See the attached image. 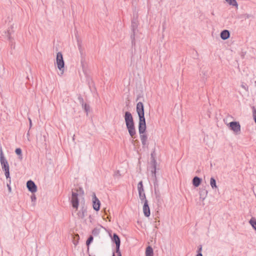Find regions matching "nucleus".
<instances>
[{
  "label": "nucleus",
  "instance_id": "f257e3e1",
  "mask_svg": "<svg viewBox=\"0 0 256 256\" xmlns=\"http://www.w3.org/2000/svg\"><path fill=\"white\" fill-rule=\"evenodd\" d=\"M136 111L139 118L138 129L140 133H142L146 128V122L144 118V106L142 102H139L137 104Z\"/></svg>",
  "mask_w": 256,
  "mask_h": 256
},
{
  "label": "nucleus",
  "instance_id": "f03ea898",
  "mask_svg": "<svg viewBox=\"0 0 256 256\" xmlns=\"http://www.w3.org/2000/svg\"><path fill=\"white\" fill-rule=\"evenodd\" d=\"M79 190H80V186H78L75 188L72 189V198L70 200L72 206L73 208L75 209V210L72 212V214L75 218L78 219L80 218V212L78 210L79 205V200L78 198V192Z\"/></svg>",
  "mask_w": 256,
  "mask_h": 256
},
{
  "label": "nucleus",
  "instance_id": "7ed1b4c3",
  "mask_svg": "<svg viewBox=\"0 0 256 256\" xmlns=\"http://www.w3.org/2000/svg\"><path fill=\"white\" fill-rule=\"evenodd\" d=\"M124 120L128 132L132 138H135L136 132L134 122L132 114L130 112H126L124 115Z\"/></svg>",
  "mask_w": 256,
  "mask_h": 256
},
{
  "label": "nucleus",
  "instance_id": "20e7f679",
  "mask_svg": "<svg viewBox=\"0 0 256 256\" xmlns=\"http://www.w3.org/2000/svg\"><path fill=\"white\" fill-rule=\"evenodd\" d=\"M138 22L136 19H133L132 20L131 30L132 32L130 36V39L132 41V48L135 49L136 42L135 36L138 32Z\"/></svg>",
  "mask_w": 256,
  "mask_h": 256
},
{
  "label": "nucleus",
  "instance_id": "39448f33",
  "mask_svg": "<svg viewBox=\"0 0 256 256\" xmlns=\"http://www.w3.org/2000/svg\"><path fill=\"white\" fill-rule=\"evenodd\" d=\"M56 63L58 68L61 72L60 74H64V62L63 58V56L61 52H58L56 57Z\"/></svg>",
  "mask_w": 256,
  "mask_h": 256
},
{
  "label": "nucleus",
  "instance_id": "423d86ee",
  "mask_svg": "<svg viewBox=\"0 0 256 256\" xmlns=\"http://www.w3.org/2000/svg\"><path fill=\"white\" fill-rule=\"evenodd\" d=\"M81 66H82L83 72L86 78L90 90H92L91 87L93 86V82L90 78L89 72L87 70L86 65L82 61V60H81Z\"/></svg>",
  "mask_w": 256,
  "mask_h": 256
},
{
  "label": "nucleus",
  "instance_id": "0eeeda50",
  "mask_svg": "<svg viewBox=\"0 0 256 256\" xmlns=\"http://www.w3.org/2000/svg\"><path fill=\"white\" fill-rule=\"evenodd\" d=\"M13 26H10V28H8L7 32H5L6 36L8 38V39L9 40L10 44V45L11 48H15V42L13 38L11 36V34L14 32V30H12Z\"/></svg>",
  "mask_w": 256,
  "mask_h": 256
},
{
  "label": "nucleus",
  "instance_id": "6e6552de",
  "mask_svg": "<svg viewBox=\"0 0 256 256\" xmlns=\"http://www.w3.org/2000/svg\"><path fill=\"white\" fill-rule=\"evenodd\" d=\"M72 238V242L74 244V248H72L73 251L76 252H78L79 247L77 246V245L78 244V240H80V236L78 233L75 232L74 230L71 234Z\"/></svg>",
  "mask_w": 256,
  "mask_h": 256
},
{
  "label": "nucleus",
  "instance_id": "1a4fd4ad",
  "mask_svg": "<svg viewBox=\"0 0 256 256\" xmlns=\"http://www.w3.org/2000/svg\"><path fill=\"white\" fill-rule=\"evenodd\" d=\"M2 169L4 172V174L6 178H10V168L8 163L6 159L0 160Z\"/></svg>",
  "mask_w": 256,
  "mask_h": 256
},
{
  "label": "nucleus",
  "instance_id": "9d476101",
  "mask_svg": "<svg viewBox=\"0 0 256 256\" xmlns=\"http://www.w3.org/2000/svg\"><path fill=\"white\" fill-rule=\"evenodd\" d=\"M230 128L236 134L240 133V126L238 122H232L228 124Z\"/></svg>",
  "mask_w": 256,
  "mask_h": 256
},
{
  "label": "nucleus",
  "instance_id": "9b49d317",
  "mask_svg": "<svg viewBox=\"0 0 256 256\" xmlns=\"http://www.w3.org/2000/svg\"><path fill=\"white\" fill-rule=\"evenodd\" d=\"M112 241L116 244V251L119 252L120 250V240L119 236L116 233L113 234L112 237Z\"/></svg>",
  "mask_w": 256,
  "mask_h": 256
},
{
  "label": "nucleus",
  "instance_id": "f8f14e48",
  "mask_svg": "<svg viewBox=\"0 0 256 256\" xmlns=\"http://www.w3.org/2000/svg\"><path fill=\"white\" fill-rule=\"evenodd\" d=\"M154 155H155L154 151L152 152V154H150V156H151V162H150L151 166L150 168V170L151 172H153V173H154V172H156V160L155 159Z\"/></svg>",
  "mask_w": 256,
  "mask_h": 256
},
{
  "label": "nucleus",
  "instance_id": "ddd939ff",
  "mask_svg": "<svg viewBox=\"0 0 256 256\" xmlns=\"http://www.w3.org/2000/svg\"><path fill=\"white\" fill-rule=\"evenodd\" d=\"M26 186L28 190L32 193H34L37 190V186L32 180H29L27 182Z\"/></svg>",
  "mask_w": 256,
  "mask_h": 256
},
{
  "label": "nucleus",
  "instance_id": "4468645a",
  "mask_svg": "<svg viewBox=\"0 0 256 256\" xmlns=\"http://www.w3.org/2000/svg\"><path fill=\"white\" fill-rule=\"evenodd\" d=\"M92 206L94 209L96 211H98L100 210V202L94 194L92 196Z\"/></svg>",
  "mask_w": 256,
  "mask_h": 256
},
{
  "label": "nucleus",
  "instance_id": "2eb2a0df",
  "mask_svg": "<svg viewBox=\"0 0 256 256\" xmlns=\"http://www.w3.org/2000/svg\"><path fill=\"white\" fill-rule=\"evenodd\" d=\"M143 212L144 215L146 217H148L150 216V209L148 204V201L147 200H145L144 201V204L143 206Z\"/></svg>",
  "mask_w": 256,
  "mask_h": 256
},
{
  "label": "nucleus",
  "instance_id": "dca6fc26",
  "mask_svg": "<svg viewBox=\"0 0 256 256\" xmlns=\"http://www.w3.org/2000/svg\"><path fill=\"white\" fill-rule=\"evenodd\" d=\"M200 198L202 201L205 200L208 194V190L206 189L205 187H202L200 188Z\"/></svg>",
  "mask_w": 256,
  "mask_h": 256
},
{
  "label": "nucleus",
  "instance_id": "f3484780",
  "mask_svg": "<svg viewBox=\"0 0 256 256\" xmlns=\"http://www.w3.org/2000/svg\"><path fill=\"white\" fill-rule=\"evenodd\" d=\"M146 128H145L144 130L142 133H140V130L138 129L139 134H140V138L143 146H144L146 144V140L148 139L147 136L144 134V133L146 132Z\"/></svg>",
  "mask_w": 256,
  "mask_h": 256
},
{
  "label": "nucleus",
  "instance_id": "a211bd4d",
  "mask_svg": "<svg viewBox=\"0 0 256 256\" xmlns=\"http://www.w3.org/2000/svg\"><path fill=\"white\" fill-rule=\"evenodd\" d=\"M82 106L84 112L86 113V116H88L89 114H90L92 112V109L90 104L86 103H82Z\"/></svg>",
  "mask_w": 256,
  "mask_h": 256
},
{
  "label": "nucleus",
  "instance_id": "6ab92c4d",
  "mask_svg": "<svg viewBox=\"0 0 256 256\" xmlns=\"http://www.w3.org/2000/svg\"><path fill=\"white\" fill-rule=\"evenodd\" d=\"M220 38L223 40H226L228 39L230 36V33L228 30H224L220 32Z\"/></svg>",
  "mask_w": 256,
  "mask_h": 256
},
{
  "label": "nucleus",
  "instance_id": "aec40b11",
  "mask_svg": "<svg viewBox=\"0 0 256 256\" xmlns=\"http://www.w3.org/2000/svg\"><path fill=\"white\" fill-rule=\"evenodd\" d=\"M202 179L197 176H194L192 180V183L194 187H198L201 184Z\"/></svg>",
  "mask_w": 256,
  "mask_h": 256
},
{
  "label": "nucleus",
  "instance_id": "412c9836",
  "mask_svg": "<svg viewBox=\"0 0 256 256\" xmlns=\"http://www.w3.org/2000/svg\"><path fill=\"white\" fill-rule=\"evenodd\" d=\"M152 177L154 178V191H156V189L158 188V181L156 177V172H154V173L152 172Z\"/></svg>",
  "mask_w": 256,
  "mask_h": 256
},
{
  "label": "nucleus",
  "instance_id": "4be33fe9",
  "mask_svg": "<svg viewBox=\"0 0 256 256\" xmlns=\"http://www.w3.org/2000/svg\"><path fill=\"white\" fill-rule=\"evenodd\" d=\"M154 250L151 246H148L146 250V256H153Z\"/></svg>",
  "mask_w": 256,
  "mask_h": 256
},
{
  "label": "nucleus",
  "instance_id": "5701e85b",
  "mask_svg": "<svg viewBox=\"0 0 256 256\" xmlns=\"http://www.w3.org/2000/svg\"><path fill=\"white\" fill-rule=\"evenodd\" d=\"M210 184L212 189L217 188L216 180L213 177L210 179Z\"/></svg>",
  "mask_w": 256,
  "mask_h": 256
},
{
  "label": "nucleus",
  "instance_id": "b1692460",
  "mask_svg": "<svg viewBox=\"0 0 256 256\" xmlns=\"http://www.w3.org/2000/svg\"><path fill=\"white\" fill-rule=\"evenodd\" d=\"M138 192H144L142 181L138 182Z\"/></svg>",
  "mask_w": 256,
  "mask_h": 256
},
{
  "label": "nucleus",
  "instance_id": "393cba45",
  "mask_svg": "<svg viewBox=\"0 0 256 256\" xmlns=\"http://www.w3.org/2000/svg\"><path fill=\"white\" fill-rule=\"evenodd\" d=\"M93 240H94V238H93V236L92 235H90L88 238V240L86 242V244L88 246V250L89 246L92 242L93 241Z\"/></svg>",
  "mask_w": 256,
  "mask_h": 256
},
{
  "label": "nucleus",
  "instance_id": "a878e982",
  "mask_svg": "<svg viewBox=\"0 0 256 256\" xmlns=\"http://www.w3.org/2000/svg\"><path fill=\"white\" fill-rule=\"evenodd\" d=\"M16 154L19 156V158L20 160L22 159V151L21 148H16L15 150Z\"/></svg>",
  "mask_w": 256,
  "mask_h": 256
},
{
  "label": "nucleus",
  "instance_id": "bb28decb",
  "mask_svg": "<svg viewBox=\"0 0 256 256\" xmlns=\"http://www.w3.org/2000/svg\"><path fill=\"white\" fill-rule=\"evenodd\" d=\"M226 1L228 2L230 5L238 6V4L236 0H226Z\"/></svg>",
  "mask_w": 256,
  "mask_h": 256
},
{
  "label": "nucleus",
  "instance_id": "cd10ccee",
  "mask_svg": "<svg viewBox=\"0 0 256 256\" xmlns=\"http://www.w3.org/2000/svg\"><path fill=\"white\" fill-rule=\"evenodd\" d=\"M138 195L140 198L142 200V202H144L145 200H146L144 192H138Z\"/></svg>",
  "mask_w": 256,
  "mask_h": 256
},
{
  "label": "nucleus",
  "instance_id": "c85d7f7f",
  "mask_svg": "<svg viewBox=\"0 0 256 256\" xmlns=\"http://www.w3.org/2000/svg\"><path fill=\"white\" fill-rule=\"evenodd\" d=\"M76 38L78 42V49L80 50V39H79V36L78 34V32L76 31V32L75 34Z\"/></svg>",
  "mask_w": 256,
  "mask_h": 256
},
{
  "label": "nucleus",
  "instance_id": "c756f323",
  "mask_svg": "<svg viewBox=\"0 0 256 256\" xmlns=\"http://www.w3.org/2000/svg\"><path fill=\"white\" fill-rule=\"evenodd\" d=\"M99 233H100V230L98 228H94L92 230V234L94 236H98L99 234Z\"/></svg>",
  "mask_w": 256,
  "mask_h": 256
},
{
  "label": "nucleus",
  "instance_id": "7c9ffc66",
  "mask_svg": "<svg viewBox=\"0 0 256 256\" xmlns=\"http://www.w3.org/2000/svg\"><path fill=\"white\" fill-rule=\"evenodd\" d=\"M4 159H6L4 156V153H3V152H2V148H0V160H4Z\"/></svg>",
  "mask_w": 256,
  "mask_h": 256
},
{
  "label": "nucleus",
  "instance_id": "2f4dec72",
  "mask_svg": "<svg viewBox=\"0 0 256 256\" xmlns=\"http://www.w3.org/2000/svg\"><path fill=\"white\" fill-rule=\"evenodd\" d=\"M155 194H156V200H157L158 202H160V194H158L157 193V191H155Z\"/></svg>",
  "mask_w": 256,
  "mask_h": 256
},
{
  "label": "nucleus",
  "instance_id": "473e14b6",
  "mask_svg": "<svg viewBox=\"0 0 256 256\" xmlns=\"http://www.w3.org/2000/svg\"><path fill=\"white\" fill-rule=\"evenodd\" d=\"M202 246L201 245H200L198 246V250H197V252H198V254H202Z\"/></svg>",
  "mask_w": 256,
  "mask_h": 256
},
{
  "label": "nucleus",
  "instance_id": "72a5a7b5",
  "mask_svg": "<svg viewBox=\"0 0 256 256\" xmlns=\"http://www.w3.org/2000/svg\"><path fill=\"white\" fill-rule=\"evenodd\" d=\"M251 16V15L250 14H244V17L245 18H250V17Z\"/></svg>",
  "mask_w": 256,
  "mask_h": 256
},
{
  "label": "nucleus",
  "instance_id": "f704fd0d",
  "mask_svg": "<svg viewBox=\"0 0 256 256\" xmlns=\"http://www.w3.org/2000/svg\"><path fill=\"white\" fill-rule=\"evenodd\" d=\"M31 199H32V202H34V201L36 200V196L34 195L32 196Z\"/></svg>",
  "mask_w": 256,
  "mask_h": 256
},
{
  "label": "nucleus",
  "instance_id": "c9c22d12",
  "mask_svg": "<svg viewBox=\"0 0 256 256\" xmlns=\"http://www.w3.org/2000/svg\"><path fill=\"white\" fill-rule=\"evenodd\" d=\"M116 252L118 254V256H122V254H121L120 250H119V252H118L116 251Z\"/></svg>",
  "mask_w": 256,
  "mask_h": 256
},
{
  "label": "nucleus",
  "instance_id": "e433bc0d",
  "mask_svg": "<svg viewBox=\"0 0 256 256\" xmlns=\"http://www.w3.org/2000/svg\"><path fill=\"white\" fill-rule=\"evenodd\" d=\"M7 186L8 188L9 192H11V187L10 186V184H7Z\"/></svg>",
  "mask_w": 256,
  "mask_h": 256
},
{
  "label": "nucleus",
  "instance_id": "4c0bfd02",
  "mask_svg": "<svg viewBox=\"0 0 256 256\" xmlns=\"http://www.w3.org/2000/svg\"><path fill=\"white\" fill-rule=\"evenodd\" d=\"M84 216V212L82 211V214H81V218H82V216Z\"/></svg>",
  "mask_w": 256,
  "mask_h": 256
},
{
  "label": "nucleus",
  "instance_id": "58836bf2",
  "mask_svg": "<svg viewBox=\"0 0 256 256\" xmlns=\"http://www.w3.org/2000/svg\"><path fill=\"white\" fill-rule=\"evenodd\" d=\"M140 98V96H138L136 100L138 101Z\"/></svg>",
  "mask_w": 256,
  "mask_h": 256
},
{
  "label": "nucleus",
  "instance_id": "ea45409f",
  "mask_svg": "<svg viewBox=\"0 0 256 256\" xmlns=\"http://www.w3.org/2000/svg\"><path fill=\"white\" fill-rule=\"evenodd\" d=\"M80 192H81V194H84V190H82V188H81Z\"/></svg>",
  "mask_w": 256,
  "mask_h": 256
},
{
  "label": "nucleus",
  "instance_id": "a19ab883",
  "mask_svg": "<svg viewBox=\"0 0 256 256\" xmlns=\"http://www.w3.org/2000/svg\"><path fill=\"white\" fill-rule=\"evenodd\" d=\"M196 256H202V254H197Z\"/></svg>",
  "mask_w": 256,
  "mask_h": 256
},
{
  "label": "nucleus",
  "instance_id": "79ce46f5",
  "mask_svg": "<svg viewBox=\"0 0 256 256\" xmlns=\"http://www.w3.org/2000/svg\"><path fill=\"white\" fill-rule=\"evenodd\" d=\"M29 120H30V126H31L32 125V121H31L30 119H29Z\"/></svg>",
  "mask_w": 256,
  "mask_h": 256
},
{
  "label": "nucleus",
  "instance_id": "37998d69",
  "mask_svg": "<svg viewBox=\"0 0 256 256\" xmlns=\"http://www.w3.org/2000/svg\"><path fill=\"white\" fill-rule=\"evenodd\" d=\"M242 87L243 88H244V89H246V87H245L243 85H242Z\"/></svg>",
  "mask_w": 256,
  "mask_h": 256
},
{
  "label": "nucleus",
  "instance_id": "c03bdc74",
  "mask_svg": "<svg viewBox=\"0 0 256 256\" xmlns=\"http://www.w3.org/2000/svg\"><path fill=\"white\" fill-rule=\"evenodd\" d=\"M112 256H116L115 254H114V252H113V254H112Z\"/></svg>",
  "mask_w": 256,
  "mask_h": 256
},
{
  "label": "nucleus",
  "instance_id": "a18cd8bd",
  "mask_svg": "<svg viewBox=\"0 0 256 256\" xmlns=\"http://www.w3.org/2000/svg\"><path fill=\"white\" fill-rule=\"evenodd\" d=\"M78 100H80V96H78Z\"/></svg>",
  "mask_w": 256,
  "mask_h": 256
},
{
  "label": "nucleus",
  "instance_id": "49530a36",
  "mask_svg": "<svg viewBox=\"0 0 256 256\" xmlns=\"http://www.w3.org/2000/svg\"><path fill=\"white\" fill-rule=\"evenodd\" d=\"M75 136V135H74L73 140H74V137Z\"/></svg>",
  "mask_w": 256,
  "mask_h": 256
},
{
  "label": "nucleus",
  "instance_id": "de8ad7c7",
  "mask_svg": "<svg viewBox=\"0 0 256 256\" xmlns=\"http://www.w3.org/2000/svg\"><path fill=\"white\" fill-rule=\"evenodd\" d=\"M89 218H91V216H89Z\"/></svg>",
  "mask_w": 256,
  "mask_h": 256
}]
</instances>
